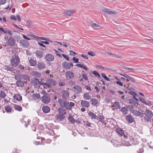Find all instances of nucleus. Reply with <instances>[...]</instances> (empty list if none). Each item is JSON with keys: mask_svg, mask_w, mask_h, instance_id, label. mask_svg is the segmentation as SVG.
Instances as JSON below:
<instances>
[{"mask_svg": "<svg viewBox=\"0 0 153 153\" xmlns=\"http://www.w3.org/2000/svg\"><path fill=\"white\" fill-rule=\"evenodd\" d=\"M126 120L129 123H132L134 121V118L131 115H128L126 116Z\"/></svg>", "mask_w": 153, "mask_h": 153, "instance_id": "nucleus-14", "label": "nucleus"}, {"mask_svg": "<svg viewBox=\"0 0 153 153\" xmlns=\"http://www.w3.org/2000/svg\"><path fill=\"white\" fill-rule=\"evenodd\" d=\"M42 110L44 113H47L50 111V108L47 105L43 106L42 107Z\"/></svg>", "mask_w": 153, "mask_h": 153, "instance_id": "nucleus-21", "label": "nucleus"}, {"mask_svg": "<svg viewBox=\"0 0 153 153\" xmlns=\"http://www.w3.org/2000/svg\"><path fill=\"white\" fill-rule=\"evenodd\" d=\"M35 54L37 58H41L43 56V53L39 51L36 50L35 52Z\"/></svg>", "mask_w": 153, "mask_h": 153, "instance_id": "nucleus-18", "label": "nucleus"}, {"mask_svg": "<svg viewBox=\"0 0 153 153\" xmlns=\"http://www.w3.org/2000/svg\"><path fill=\"white\" fill-rule=\"evenodd\" d=\"M124 68L126 70H131L132 71L137 70V68L134 69L133 68H128V67H124Z\"/></svg>", "mask_w": 153, "mask_h": 153, "instance_id": "nucleus-56", "label": "nucleus"}, {"mask_svg": "<svg viewBox=\"0 0 153 153\" xmlns=\"http://www.w3.org/2000/svg\"><path fill=\"white\" fill-rule=\"evenodd\" d=\"M88 54L91 56H95L96 55L95 53L93 52L92 51H90L88 53Z\"/></svg>", "mask_w": 153, "mask_h": 153, "instance_id": "nucleus-50", "label": "nucleus"}, {"mask_svg": "<svg viewBox=\"0 0 153 153\" xmlns=\"http://www.w3.org/2000/svg\"><path fill=\"white\" fill-rule=\"evenodd\" d=\"M15 79L18 81L21 80L22 78V76L20 74H16L14 76Z\"/></svg>", "mask_w": 153, "mask_h": 153, "instance_id": "nucleus-41", "label": "nucleus"}, {"mask_svg": "<svg viewBox=\"0 0 153 153\" xmlns=\"http://www.w3.org/2000/svg\"><path fill=\"white\" fill-rule=\"evenodd\" d=\"M69 96L68 92L66 91L63 90L61 91L60 97L61 98L60 99H62L63 100H67Z\"/></svg>", "mask_w": 153, "mask_h": 153, "instance_id": "nucleus-6", "label": "nucleus"}, {"mask_svg": "<svg viewBox=\"0 0 153 153\" xmlns=\"http://www.w3.org/2000/svg\"><path fill=\"white\" fill-rule=\"evenodd\" d=\"M112 107H115L116 109H120V106L119 104V102H115L113 105H112Z\"/></svg>", "mask_w": 153, "mask_h": 153, "instance_id": "nucleus-32", "label": "nucleus"}, {"mask_svg": "<svg viewBox=\"0 0 153 153\" xmlns=\"http://www.w3.org/2000/svg\"><path fill=\"white\" fill-rule=\"evenodd\" d=\"M72 13V12L71 11H69V10H67L65 12V14L69 16H71Z\"/></svg>", "mask_w": 153, "mask_h": 153, "instance_id": "nucleus-48", "label": "nucleus"}, {"mask_svg": "<svg viewBox=\"0 0 153 153\" xmlns=\"http://www.w3.org/2000/svg\"><path fill=\"white\" fill-rule=\"evenodd\" d=\"M131 112L133 114L137 117H139L144 114L143 113L144 111L141 110H139V111L134 110L133 109V107H131L129 108Z\"/></svg>", "mask_w": 153, "mask_h": 153, "instance_id": "nucleus-3", "label": "nucleus"}, {"mask_svg": "<svg viewBox=\"0 0 153 153\" xmlns=\"http://www.w3.org/2000/svg\"><path fill=\"white\" fill-rule=\"evenodd\" d=\"M32 75L34 78H38L41 76L40 74L37 71H33L31 73Z\"/></svg>", "mask_w": 153, "mask_h": 153, "instance_id": "nucleus-22", "label": "nucleus"}, {"mask_svg": "<svg viewBox=\"0 0 153 153\" xmlns=\"http://www.w3.org/2000/svg\"><path fill=\"white\" fill-rule=\"evenodd\" d=\"M29 62L30 65L31 66H35L36 64V61L33 59H30L29 60Z\"/></svg>", "mask_w": 153, "mask_h": 153, "instance_id": "nucleus-31", "label": "nucleus"}, {"mask_svg": "<svg viewBox=\"0 0 153 153\" xmlns=\"http://www.w3.org/2000/svg\"><path fill=\"white\" fill-rule=\"evenodd\" d=\"M26 24L27 26L30 27L31 28H33L34 27L31 21L28 20L26 22Z\"/></svg>", "mask_w": 153, "mask_h": 153, "instance_id": "nucleus-35", "label": "nucleus"}, {"mask_svg": "<svg viewBox=\"0 0 153 153\" xmlns=\"http://www.w3.org/2000/svg\"><path fill=\"white\" fill-rule=\"evenodd\" d=\"M21 121L23 124H24L26 127H27L30 123V120L29 119L27 120L26 118H25L21 119Z\"/></svg>", "mask_w": 153, "mask_h": 153, "instance_id": "nucleus-15", "label": "nucleus"}, {"mask_svg": "<svg viewBox=\"0 0 153 153\" xmlns=\"http://www.w3.org/2000/svg\"><path fill=\"white\" fill-rule=\"evenodd\" d=\"M5 110L7 112H10L12 111V108L8 105L5 106Z\"/></svg>", "mask_w": 153, "mask_h": 153, "instance_id": "nucleus-42", "label": "nucleus"}, {"mask_svg": "<svg viewBox=\"0 0 153 153\" xmlns=\"http://www.w3.org/2000/svg\"><path fill=\"white\" fill-rule=\"evenodd\" d=\"M68 120L71 122L72 123L74 124L76 121V120L74 119L71 116H68Z\"/></svg>", "mask_w": 153, "mask_h": 153, "instance_id": "nucleus-38", "label": "nucleus"}, {"mask_svg": "<svg viewBox=\"0 0 153 153\" xmlns=\"http://www.w3.org/2000/svg\"><path fill=\"white\" fill-rule=\"evenodd\" d=\"M58 102L61 107L62 108H65L68 110H70L71 109L72 107L74 105V103L72 102H69L67 100H63L62 99H59Z\"/></svg>", "mask_w": 153, "mask_h": 153, "instance_id": "nucleus-1", "label": "nucleus"}, {"mask_svg": "<svg viewBox=\"0 0 153 153\" xmlns=\"http://www.w3.org/2000/svg\"><path fill=\"white\" fill-rule=\"evenodd\" d=\"M6 2V0H0V4H4Z\"/></svg>", "mask_w": 153, "mask_h": 153, "instance_id": "nucleus-58", "label": "nucleus"}, {"mask_svg": "<svg viewBox=\"0 0 153 153\" xmlns=\"http://www.w3.org/2000/svg\"><path fill=\"white\" fill-rule=\"evenodd\" d=\"M91 101L92 102V104L94 105H97L98 103V100L96 99H92Z\"/></svg>", "mask_w": 153, "mask_h": 153, "instance_id": "nucleus-40", "label": "nucleus"}, {"mask_svg": "<svg viewBox=\"0 0 153 153\" xmlns=\"http://www.w3.org/2000/svg\"><path fill=\"white\" fill-rule=\"evenodd\" d=\"M38 39H41L43 40H47L48 41H49L51 42H52V41H51L49 40L48 39H47V38L44 37H38Z\"/></svg>", "mask_w": 153, "mask_h": 153, "instance_id": "nucleus-46", "label": "nucleus"}, {"mask_svg": "<svg viewBox=\"0 0 153 153\" xmlns=\"http://www.w3.org/2000/svg\"><path fill=\"white\" fill-rule=\"evenodd\" d=\"M121 111L122 112L123 114L124 115H126L128 114L127 112L128 111V110L125 107L122 108L121 109Z\"/></svg>", "mask_w": 153, "mask_h": 153, "instance_id": "nucleus-39", "label": "nucleus"}, {"mask_svg": "<svg viewBox=\"0 0 153 153\" xmlns=\"http://www.w3.org/2000/svg\"><path fill=\"white\" fill-rule=\"evenodd\" d=\"M139 100L141 102L145 104L146 105H152V102L150 101H148L147 102H146L145 100L143 98H141L140 97H139Z\"/></svg>", "mask_w": 153, "mask_h": 153, "instance_id": "nucleus-20", "label": "nucleus"}, {"mask_svg": "<svg viewBox=\"0 0 153 153\" xmlns=\"http://www.w3.org/2000/svg\"><path fill=\"white\" fill-rule=\"evenodd\" d=\"M80 56L85 59H88L86 55H85L83 54H82L81 55H80Z\"/></svg>", "mask_w": 153, "mask_h": 153, "instance_id": "nucleus-63", "label": "nucleus"}, {"mask_svg": "<svg viewBox=\"0 0 153 153\" xmlns=\"http://www.w3.org/2000/svg\"><path fill=\"white\" fill-rule=\"evenodd\" d=\"M72 60L75 62L77 63L78 62L79 59L74 57L73 58Z\"/></svg>", "mask_w": 153, "mask_h": 153, "instance_id": "nucleus-53", "label": "nucleus"}, {"mask_svg": "<svg viewBox=\"0 0 153 153\" xmlns=\"http://www.w3.org/2000/svg\"><path fill=\"white\" fill-rule=\"evenodd\" d=\"M62 56L64 57V58L66 59L67 61L69 60V57L67 55L64 54H62Z\"/></svg>", "mask_w": 153, "mask_h": 153, "instance_id": "nucleus-57", "label": "nucleus"}, {"mask_svg": "<svg viewBox=\"0 0 153 153\" xmlns=\"http://www.w3.org/2000/svg\"><path fill=\"white\" fill-rule=\"evenodd\" d=\"M102 11L105 13H108L109 14H114L113 12L109 10L108 9H103L102 10Z\"/></svg>", "mask_w": 153, "mask_h": 153, "instance_id": "nucleus-30", "label": "nucleus"}, {"mask_svg": "<svg viewBox=\"0 0 153 153\" xmlns=\"http://www.w3.org/2000/svg\"><path fill=\"white\" fill-rule=\"evenodd\" d=\"M84 125L85 126H86L88 127H91V124L90 123L88 122V121H85L84 122Z\"/></svg>", "mask_w": 153, "mask_h": 153, "instance_id": "nucleus-49", "label": "nucleus"}, {"mask_svg": "<svg viewBox=\"0 0 153 153\" xmlns=\"http://www.w3.org/2000/svg\"><path fill=\"white\" fill-rule=\"evenodd\" d=\"M32 97L34 100H38L40 98V95L39 94H32Z\"/></svg>", "mask_w": 153, "mask_h": 153, "instance_id": "nucleus-36", "label": "nucleus"}, {"mask_svg": "<svg viewBox=\"0 0 153 153\" xmlns=\"http://www.w3.org/2000/svg\"><path fill=\"white\" fill-rule=\"evenodd\" d=\"M93 74L97 77L98 78H100V76L99 73L96 71H94L93 72Z\"/></svg>", "mask_w": 153, "mask_h": 153, "instance_id": "nucleus-43", "label": "nucleus"}, {"mask_svg": "<svg viewBox=\"0 0 153 153\" xmlns=\"http://www.w3.org/2000/svg\"><path fill=\"white\" fill-rule=\"evenodd\" d=\"M46 87L44 86V88H46L47 87L48 88L51 87V85H55L57 83L54 80L52 79H49L47 80V82H46Z\"/></svg>", "mask_w": 153, "mask_h": 153, "instance_id": "nucleus-5", "label": "nucleus"}, {"mask_svg": "<svg viewBox=\"0 0 153 153\" xmlns=\"http://www.w3.org/2000/svg\"><path fill=\"white\" fill-rule=\"evenodd\" d=\"M73 89H74V92L76 94L80 93L82 91V87L78 85L74 86L73 87Z\"/></svg>", "mask_w": 153, "mask_h": 153, "instance_id": "nucleus-7", "label": "nucleus"}, {"mask_svg": "<svg viewBox=\"0 0 153 153\" xmlns=\"http://www.w3.org/2000/svg\"><path fill=\"white\" fill-rule=\"evenodd\" d=\"M65 74L66 78L70 79H71L74 77V74L70 71H67L66 72Z\"/></svg>", "mask_w": 153, "mask_h": 153, "instance_id": "nucleus-19", "label": "nucleus"}, {"mask_svg": "<svg viewBox=\"0 0 153 153\" xmlns=\"http://www.w3.org/2000/svg\"><path fill=\"white\" fill-rule=\"evenodd\" d=\"M39 79L36 78L34 79V80L33 81V83L36 85H37L38 83L39 84Z\"/></svg>", "mask_w": 153, "mask_h": 153, "instance_id": "nucleus-52", "label": "nucleus"}, {"mask_svg": "<svg viewBox=\"0 0 153 153\" xmlns=\"http://www.w3.org/2000/svg\"><path fill=\"white\" fill-rule=\"evenodd\" d=\"M62 108L59 107L58 108V111H59V114L61 115H64L66 114V112L65 109H64Z\"/></svg>", "mask_w": 153, "mask_h": 153, "instance_id": "nucleus-29", "label": "nucleus"}, {"mask_svg": "<svg viewBox=\"0 0 153 153\" xmlns=\"http://www.w3.org/2000/svg\"><path fill=\"white\" fill-rule=\"evenodd\" d=\"M41 81L39 82V84L40 85H44V86H45V87H46V83L44 82H42V80H41Z\"/></svg>", "mask_w": 153, "mask_h": 153, "instance_id": "nucleus-55", "label": "nucleus"}, {"mask_svg": "<svg viewBox=\"0 0 153 153\" xmlns=\"http://www.w3.org/2000/svg\"><path fill=\"white\" fill-rule=\"evenodd\" d=\"M116 131L119 135L121 136H123L124 134V131L121 128H117L116 130Z\"/></svg>", "mask_w": 153, "mask_h": 153, "instance_id": "nucleus-25", "label": "nucleus"}, {"mask_svg": "<svg viewBox=\"0 0 153 153\" xmlns=\"http://www.w3.org/2000/svg\"><path fill=\"white\" fill-rule=\"evenodd\" d=\"M14 98L18 101L22 100V96L20 94H16L14 96Z\"/></svg>", "mask_w": 153, "mask_h": 153, "instance_id": "nucleus-33", "label": "nucleus"}, {"mask_svg": "<svg viewBox=\"0 0 153 153\" xmlns=\"http://www.w3.org/2000/svg\"><path fill=\"white\" fill-rule=\"evenodd\" d=\"M13 107L16 110L19 111H22V107L20 105L16 104H14Z\"/></svg>", "mask_w": 153, "mask_h": 153, "instance_id": "nucleus-37", "label": "nucleus"}, {"mask_svg": "<svg viewBox=\"0 0 153 153\" xmlns=\"http://www.w3.org/2000/svg\"><path fill=\"white\" fill-rule=\"evenodd\" d=\"M42 101L45 104H47L50 102V98L46 96H44L42 97Z\"/></svg>", "mask_w": 153, "mask_h": 153, "instance_id": "nucleus-13", "label": "nucleus"}, {"mask_svg": "<svg viewBox=\"0 0 153 153\" xmlns=\"http://www.w3.org/2000/svg\"><path fill=\"white\" fill-rule=\"evenodd\" d=\"M81 104L82 106L85 108H88L90 105L89 102L85 100H81Z\"/></svg>", "mask_w": 153, "mask_h": 153, "instance_id": "nucleus-17", "label": "nucleus"}, {"mask_svg": "<svg viewBox=\"0 0 153 153\" xmlns=\"http://www.w3.org/2000/svg\"><path fill=\"white\" fill-rule=\"evenodd\" d=\"M98 118L100 120V121H101V120H103L104 119V117L102 115H100L99 116Z\"/></svg>", "mask_w": 153, "mask_h": 153, "instance_id": "nucleus-59", "label": "nucleus"}, {"mask_svg": "<svg viewBox=\"0 0 153 153\" xmlns=\"http://www.w3.org/2000/svg\"><path fill=\"white\" fill-rule=\"evenodd\" d=\"M70 55L72 56H75L77 54V53L73 51H69Z\"/></svg>", "mask_w": 153, "mask_h": 153, "instance_id": "nucleus-51", "label": "nucleus"}, {"mask_svg": "<svg viewBox=\"0 0 153 153\" xmlns=\"http://www.w3.org/2000/svg\"><path fill=\"white\" fill-rule=\"evenodd\" d=\"M22 77L25 80H26L27 81L29 80L30 79L29 76L26 75H23L22 76Z\"/></svg>", "mask_w": 153, "mask_h": 153, "instance_id": "nucleus-47", "label": "nucleus"}, {"mask_svg": "<svg viewBox=\"0 0 153 153\" xmlns=\"http://www.w3.org/2000/svg\"><path fill=\"white\" fill-rule=\"evenodd\" d=\"M145 114L146 117H145L144 120L150 122L151 121L150 118L153 116V113L152 111L149 110H146L145 111Z\"/></svg>", "mask_w": 153, "mask_h": 153, "instance_id": "nucleus-4", "label": "nucleus"}, {"mask_svg": "<svg viewBox=\"0 0 153 153\" xmlns=\"http://www.w3.org/2000/svg\"><path fill=\"white\" fill-rule=\"evenodd\" d=\"M0 93V97L2 98H4L6 96L5 93L3 91H1Z\"/></svg>", "mask_w": 153, "mask_h": 153, "instance_id": "nucleus-45", "label": "nucleus"}, {"mask_svg": "<svg viewBox=\"0 0 153 153\" xmlns=\"http://www.w3.org/2000/svg\"><path fill=\"white\" fill-rule=\"evenodd\" d=\"M12 58L10 60V64L12 66L16 67L20 62V59L18 56L15 54L12 56Z\"/></svg>", "mask_w": 153, "mask_h": 153, "instance_id": "nucleus-2", "label": "nucleus"}, {"mask_svg": "<svg viewBox=\"0 0 153 153\" xmlns=\"http://www.w3.org/2000/svg\"><path fill=\"white\" fill-rule=\"evenodd\" d=\"M5 69L7 71H9L11 72L14 71L15 69L12 67L8 65H5L4 66Z\"/></svg>", "mask_w": 153, "mask_h": 153, "instance_id": "nucleus-27", "label": "nucleus"}, {"mask_svg": "<svg viewBox=\"0 0 153 153\" xmlns=\"http://www.w3.org/2000/svg\"><path fill=\"white\" fill-rule=\"evenodd\" d=\"M88 115L91 117V119H96L97 117L94 113L91 112L88 113Z\"/></svg>", "mask_w": 153, "mask_h": 153, "instance_id": "nucleus-34", "label": "nucleus"}, {"mask_svg": "<svg viewBox=\"0 0 153 153\" xmlns=\"http://www.w3.org/2000/svg\"><path fill=\"white\" fill-rule=\"evenodd\" d=\"M16 85L18 87H23L24 86V83L23 81L20 80L16 82Z\"/></svg>", "mask_w": 153, "mask_h": 153, "instance_id": "nucleus-28", "label": "nucleus"}, {"mask_svg": "<svg viewBox=\"0 0 153 153\" xmlns=\"http://www.w3.org/2000/svg\"><path fill=\"white\" fill-rule=\"evenodd\" d=\"M116 83L118 85L120 86H123V84L122 82H120L119 81H117L116 82Z\"/></svg>", "mask_w": 153, "mask_h": 153, "instance_id": "nucleus-61", "label": "nucleus"}, {"mask_svg": "<svg viewBox=\"0 0 153 153\" xmlns=\"http://www.w3.org/2000/svg\"><path fill=\"white\" fill-rule=\"evenodd\" d=\"M45 58L46 60L48 61L51 62L54 60V56L51 54H48L45 55Z\"/></svg>", "mask_w": 153, "mask_h": 153, "instance_id": "nucleus-12", "label": "nucleus"}, {"mask_svg": "<svg viewBox=\"0 0 153 153\" xmlns=\"http://www.w3.org/2000/svg\"><path fill=\"white\" fill-rule=\"evenodd\" d=\"M124 139H122V143L124 145L126 146H131L129 142L127 140H127L128 138V136L127 135H124L123 136Z\"/></svg>", "mask_w": 153, "mask_h": 153, "instance_id": "nucleus-11", "label": "nucleus"}, {"mask_svg": "<svg viewBox=\"0 0 153 153\" xmlns=\"http://www.w3.org/2000/svg\"><path fill=\"white\" fill-rule=\"evenodd\" d=\"M37 67L39 69H43L45 68V65L43 62H39L37 64Z\"/></svg>", "mask_w": 153, "mask_h": 153, "instance_id": "nucleus-24", "label": "nucleus"}, {"mask_svg": "<svg viewBox=\"0 0 153 153\" xmlns=\"http://www.w3.org/2000/svg\"><path fill=\"white\" fill-rule=\"evenodd\" d=\"M20 43L22 45L26 48H27L29 46V43L26 40L23 39L20 41Z\"/></svg>", "mask_w": 153, "mask_h": 153, "instance_id": "nucleus-16", "label": "nucleus"}, {"mask_svg": "<svg viewBox=\"0 0 153 153\" xmlns=\"http://www.w3.org/2000/svg\"><path fill=\"white\" fill-rule=\"evenodd\" d=\"M83 78L86 80H88V78L87 76L85 74H83L82 75Z\"/></svg>", "mask_w": 153, "mask_h": 153, "instance_id": "nucleus-60", "label": "nucleus"}, {"mask_svg": "<svg viewBox=\"0 0 153 153\" xmlns=\"http://www.w3.org/2000/svg\"><path fill=\"white\" fill-rule=\"evenodd\" d=\"M62 65V67L66 69H70L73 66L72 63H68L66 62H64Z\"/></svg>", "mask_w": 153, "mask_h": 153, "instance_id": "nucleus-8", "label": "nucleus"}, {"mask_svg": "<svg viewBox=\"0 0 153 153\" xmlns=\"http://www.w3.org/2000/svg\"><path fill=\"white\" fill-rule=\"evenodd\" d=\"M13 25L16 28L19 29V30H24V29L23 28L20 27H18L17 25L16 24H14Z\"/></svg>", "mask_w": 153, "mask_h": 153, "instance_id": "nucleus-62", "label": "nucleus"}, {"mask_svg": "<svg viewBox=\"0 0 153 153\" xmlns=\"http://www.w3.org/2000/svg\"><path fill=\"white\" fill-rule=\"evenodd\" d=\"M129 93L132 95L133 96V97H136L137 95V94L135 92L133 91H129Z\"/></svg>", "mask_w": 153, "mask_h": 153, "instance_id": "nucleus-54", "label": "nucleus"}, {"mask_svg": "<svg viewBox=\"0 0 153 153\" xmlns=\"http://www.w3.org/2000/svg\"><path fill=\"white\" fill-rule=\"evenodd\" d=\"M101 76L106 80L108 81H110V79L104 73H102Z\"/></svg>", "mask_w": 153, "mask_h": 153, "instance_id": "nucleus-44", "label": "nucleus"}, {"mask_svg": "<svg viewBox=\"0 0 153 153\" xmlns=\"http://www.w3.org/2000/svg\"><path fill=\"white\" fill-rule=\"evenodd\" d=\"M7 42L9 46H13L15 45L16 41L13 37H10L8 39Z\"/></svg>", "mask_w": 153, "mask_h": 153, "instance_id": "nucleus-9", "label": "nucleus"}, {"mask_svg": "<svg viewBox=\"0 0 153 153\" xmlns=\"http://www.w3.org/2000/svg\"><path fill=\"white\" fill-rule=\"evenodd\" d=\"M0 31H2L4 33H7V31L4 30L3 28L0 27Z\"/></svg>", "mask_w": 153, "mask_h": 153, "instance_id": "nucleus-64", "label": "nucleus"}, {"mask_svg": "<svg viewBox=\"0 0 153 153\" xmlns=\"http://www.w3.org/2000/svg\"><path fill=\"white\" fill-rule=\"evenodd\" d=\"M64 118V116H63V115H61V114L57 115L55 116V119L58 121H61Z\"/></svg>", "mask_w": 153, "mask_h": 153, "instance_id": "nucleus-23", "label": "nucleus"}, {"mask_svg": "<svg viewBox=\"0 0 153 153\" xmlns=\"http://www.w3.org/2000/svg\"><path fill=\"white\" fill-rule=\"evenodd\" d=\"M121 75L127 78L126 81L127 82H129V81H131L132 82H135V80L134 79L128 76V75L126 74L123 73V74H120Z\"/></svg>", "mask_w": 153, "mask_h": 153, "instance_id": "nucleus-10", "label": "nucleus"}, {"mask_svg": "<svg viewBox=\"0 0 153 153\" xmlns=\"http://www.w3.org/2000/svg\"><path fill=\"white\" fill-rule=\"evenodd\" d=\"M83 97L85 100H89L91 98V96L88 93H85L83 95Z\"/></svg>", "mask_w": 153, "mask_h": 153, "instance_id": "nucleus-26", "label": "nucleus"}]
</instances>
